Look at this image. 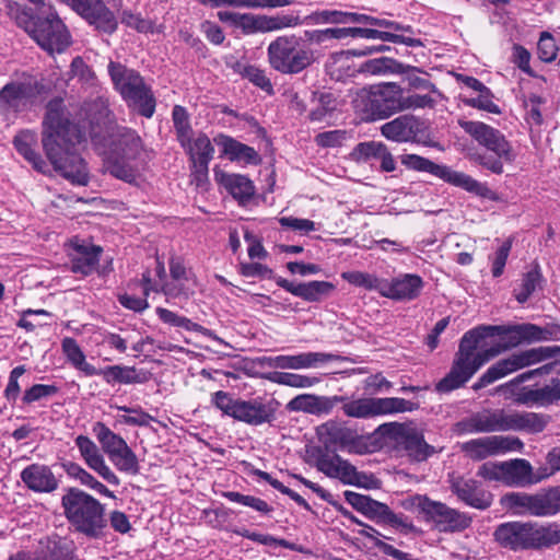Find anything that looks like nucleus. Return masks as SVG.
<instances>
[{
	"label": "nucleus",
	"instance_id": "nucleus-1",
	"mask_svg": "<svg viewBox=\"0 0 560 560\" xmlns=\"http://www.w3.org/2000/svg\"><path fill=\"white\" fill-rule=\"evenodd\" d=\"M560 339L556 331L533 324L515 326H478L464 334L451 371L436 384V390L448 393L463 386L485 363L523 341Z\"/></svg>",
	"mask_w": 560,
	"mask_h": 560
},
{
	"label": "nucleus",
	"instance_id": "nucleus-14",
	"mask_svg": "<svg viewBox=\"0 0 560 560\" xmlns=\"http://www.w3.org/2000/svg\"><path fill=\"white\" fill-rule=\"evenodd\" d=\"M46 94L45 85L36 80L12 81L0 90V113L15 115L40 103Z\"/></svg>",
	"mask_w": 560,
	"mask_h": 560
},
{
	"label": "nucleus",
	"instance_id": "nucleus-54",
	"mask_svg": "<svg viewBox=\"0 0 560 560\" xmlns=\"http://www.w3.org/2000/svg\"><path fill=\"white\" fill-rule=\"evenodd\" d=\"M121 22L126 26L143 34H159L163 31L162 25H156L152 20L144 19L140 14L130 11L122 13Z\"/></svg>",
	"mask_w": 560,
	"mask_h": 560
},
{
	"label": "nucleus",
	"instance_id": "nucleus-43",
	"mask_svg": "<svg viewBox=\"0 0 560 560\" xmlns=\"http://www.w3.org/2000/svg\"><path fill=\"white\" fill-rule=\"evenodd\" d=\"M62 352L67 360L78 370L82 371L85 375H97L98 370L85 360V354L79 347L75 339L66 337L61 341Z\"/></svg>",
	"mask_w": 560,
	"mask_h": 560
},
{
	"label": "nucleus",
	"instance_id": "nucleus-24",
	"mask_svg": "<svg viewBox=\"0 0 560 560\" xmlns=\"http://www.w3.org/2000/svg\"><path fill=\"white\" fill-rule=\"evenodd\" d=\"M80 455L86 466L112 486H119L120 479L106 464L98 446L86 435H78L74 440Z\"/></svg>",
	"mask_w": 560,
	"mask_h": 560
},
{
	"label": "nucleus",
	"instance_id": "nucleus-47",
	"mask_svg": "<svg viewBox=\"0 0 560 560\" xmlns=\"http://www.w3.org/2000/svg\"><path fill=\"white\" fill-rule=\"evenodd\" d=\"M93 433L100 442L103 452L107 457L116 451L127 445V442L119 434H116L103 422H96L93 425Z\"/></svg>",
	"mask_w": 560,
	"mask_h": 560
},
{
	"label": "nucleus",
	"instance_id": "nucleus-15",
	"mask_svg": "<svg viewBox=\"0 0 560 560\" xmlns=\"http://www.w3.org/2000/svg\"><path fill=\"white\" fill-rule=\"evenodd\" d=\"M419 408L413 402L399 397H359L346 405L345 416L355 419H370L380 416L411 412Z\"/></svg>",
	"mask_w": 560,
	"mask_h": 560
},
{
	"label": "nucleus",
	"instance_id": "nucleus-56",
	"mask_svg": "<svg viewBox=\"0 0 560 560\" xmlns=\"http://www.w3.org/2000/svg\"><path fill=\"white\" fill-rule=\"evenodd\" d=\"M464 103L470 107L478 108L491 114H500V107L493 102V94L488 86H483L475 97L464 100Z\"/></svg>",
	"mask_w": 560,
	"mask_h": 560
},
{
	"label": "nucleus",
	"instance_id": "nucleus-44",
	"mask_svg": "<svg viewBox=\"0 0 560 560\" xmlns=\"http://www.w3.org/2000/svg\"><path fill=\"white\" fill-rule=\"evenodd\" d=\"M217 182L226 189V191L238 202L240 207H245V179L242 175L225 173L214 170Z\"/></svg>",
	"mask_w": 560,
	"mask_h": 560
},
{
	"label": "nucleus",
	"instance_id": "nucleus-11",
	"mask_svg": "<svg viewBox=\"0 0 560 560\" xmlns=\"http://www.w3.org/2000/svg\"><path fill=\"white\" fill-rule=\"evenodd\" d=\"M400 162L408 170L429 173L441 180L462 188L468 192L477 196H486L489 192L485 184L479 183L471 176L453 170L444 164H436L433 161L418 154H404L400 156Z\"/></svg>",
	"mask_w": 560,
	"mask_h": 560
},
{
	"label": "nucleus",
	"instance_id": "nucleus-31",
	"mask_svg": "<svg viewBox=\"0 0 560 560\" xmlns=\"http://www.w3.org/2000/svg\"><path fill=\"white\" fill-rule=\"evenodd\" d=\"M276 283L290 292L291 294L306 301V302H320L325 298L329 296L335 285L328 281H310L303 283H294L282 277L276 278Z\"/></svg>",
	"mask_w": 560,
	"mask_h": 560
},
{
	"label": "nucleus",
	"instance_id": "nucleus-52",
	"mask_svg": "<svg viewBox=\"0 0 560 560\" xmlns=\"http://www.w3.org/2000/svg\"><path fill=\"white\" fill-rule=\"evenodd\" d=\"M318 439L328 447L329 445L343 444L347 430L338 422L329 420L316 429Z\"/></svg>",
	"mask_w": 560,
	"mask_h": 560
},
{
	"label": "nucleus",
	"instance_id": "nucleus-50",
	"mask_svg": "<svg viewBox=\"0 0 560 560\" xmlns=\"http://www.w3.org/2000/svg\"><path fill=\"white\" fill-rule=\"evenodd\" d=\"M212 402L217 408L223 411V413L233 417L237 420H245V402L234 400L229 394L224 392H217L212 396Z\"/></svg>",
	"mask_w": 560,
	"mask_h": 560
},
{
	"label": "nucleus",
	"instance_id": "nucleus-40",
	"mask_svg": "<svg viewBox=\"0 0 560 560\" xmlns=\"http://www.w3.org/2000/svg\"><path fill=\"white\" fill-rule=\"evenodd\" d=\"M39 560H74L73 542L67 538L52 537L40 541Z\"/></svg>",
	"mask_w": 560,
	"mask_h": 560
},
{
	"label": "nucleus",
	"instance_id": "nucleus-20",
	"mask_svg": "<svg viewBox=\"0 0 560 560\" xmlns=\"http://www.w3.org/2000/svg\"><path fill=\"white\" fill-rule=\"evenodd\" d=\"M523 446V442L516 436L487 435L460 443L459 450L467 458L480 462L508 452L521 451Z\"/></svg>",
	"mask_w": 560,
	"mask_h": 560
},
{
	"label": "nucleus",
	"instance_id": "nucleus-57",
	"mask_svg": "<svg viewBox=\"0 0 560 560\" xmlns=\"http://www.w3.org/2000/svg\"><path fill=\"white\" fill-rule=\"evenodd\" d=\"M214 143L221 149V155L231 161L240 160L245 155V145L231 137L220 135L214 138Z\"/></svg>",
	"mask_w": 560,
	"mask_h": 560
},
{
	"label": "nucleus",
	"instance_id": "nucleus-33",
	"mask_svg": "<svg viewBox=\"0 0 560 560\" xmlns=\"http://www.w3.org/2000/svg\"><path fill=\"white\" fill-rule=\"evenodd\" d=\"M354 57H358L354 49L330 54L325 63L326 73L337 82H346L354 78L357 73H360Z\"/></svg>",
	"mask_w": 560,
	"mask_h": 560
},
{
	"label": "nucleus",
	"instance_id": "nucleus-32",
	"mask_svg": "<svg viewBox=\"0 0 560 560\" xmlns=\"http://www.w3.org/2000/svg\"><path fill=\"white\" fill-rule=\"evenodd\" d=\"M504 485L509 487H526L541 482L539 470L534 471L532 464L524 458L503 462Z\"/></svg>",
	"mask_w": 560,
	"mask_h": 560
},
{
	"label": "nucleus",
	"instance_id": "nucleus-36",
	"mask_svg": "<svg viewBox=\"0 0 560 560\" xmlns=\"http://www.w3.org/2000/svg\"><path fill=\"white\" fill-rule=\"evenodd\" d=\"M347 38H365V39H380L394 44H404L408 47H421L423 43L421 39L407 36L404 34H395L392 32L378 31L366 27H346Z\"/></svg>",
	"mask_w": 560,
	"mask_h": 560
},
{
	"label": "nucleus",
	"instance_id": "nucleus-22",
	"mask_svg": "<svg viewBox=\"0 0 560 560\" xmlns=\"http://www.w3.org/2000/svg\"><path fill=\"white\" fill-rule=\"evenodd\" d=\"M350 402L351 399L348 396H322L315 394H300L292 398L285 405V409L290 412H304L315 416H322L329 415L338 404H341V409L342 412L345 413L346 405Z\"/></svg>",
	"mask_w": 560,
	"mask_h": 560
},
{
	"label": "nucleus",
	"instance_id": "nucleus-27",
	"mask_svg": "<svg viewBox=\"0 0 560 560\" xmlns=\"http://www.w3.org/2000/svg\"><path fill=\"white\" fill-rule=\"evenodd\" d=\"M451 490L460 501L478 510L488 509L493 501L492 493L481 488L475 479L452 478Z\"/></svg>",
	"mask_w": 560,
	"mask_h": 560
},
{
	"label": "nucleus",
	"instance_id": "nucleus-10",
	"mask_svg": "<svg viewBox=\"0 0 560 560\" xmlns=\"http://www.w3.org/2000/svg\"><path fill=\"white\" fill-rule=\"evenodd\" d=\"M560 352L559 347H537L517 351L491 365L472 386L478 390L521 369L539 363Z\"/></svg>",
	"mask_w": 560,
	"mask_h": 560
},
{
	"label": "nucleus",
	"instance_id": "nucleus-17",
	"mask_svg": "<svg viewBox=\"0 0 560 560\" xmlns=\"http://www.w3.org/2000/svg\"><path fill=\"white\" fill-rule=\"evenodd\" d=\"M31 37L46 51L62 52L70 45V34L56 13H49L46 19L28 21L24 26Z\"/></svg>",
	"mask_w": 560,
	"mask_h": 560
},
{
	"label": "nucleus",
	"instance_id": "nucleus-13",
	"mask_svg": "<svg viewBox=\"0 0 560 560\" xmlns=\"http://www.w3.org/2000/svg\"><path fill=\"white\" fill-rule=\"evenodd\" d=\"M268 58L271 67L287 74L299 73L313 61V54L292 37H278L268 46Z\"/></svg>",
	"mask_w": 560,
	"mask_h": 560
},
{
	"label": "nucleus",
	"instance_id": "nucleus-38",
	"mask_svg": "<svg viewBox=\"0 0 560 560\" xmlns=\"http://www.w3.org/2000/svg\"><path fill=\"white\" fill-rule=\"evenodd\" d=\"M300 24L301 20L296 15L267 16L247 13V31L271 32L285 27H294Z\"/></svg>",
	"mask_w": 560,
	"mask_h": 560
},
{
	"label": "nucleus",
	"instance_id": "nucleus-53",
	"mask_svg": "<svg viewBox=\"0 0 560 560\" xmlns=\"http://www.w3.org/2000/svg\"><path fill=\"white\" fill-rule=\"evenodd\" d=\"M341 278L352 285L375 290L382 295L384 280L375 275L363 271H345L341 273Z\"/></svg>",
	"mask_w": 560,
	"mask_h": 560
},
{
	"label": "nucleus",
	"instance_id": "nucleus-55",
	"mask_svg": "<svg viewBox=\"0 0 560 560\" xmlns=\"http://www.w3.org/2000/svg\"><path fill=\"white\" fill-rule=\"evenodd\" d=\"M248 133H255L261 138L258 143V151L247 147V164H257L260 161L258 152L268 153L270 151V142L266 139L264 129L260 128L256 121H252L247 118V135Z\"/></svg>",
	"mask_w": 560,
	"mask_h": 560
},
{
	"label": "nucleus",
	"instance_id": "nucleus-39",
	"mask_svg": "<svg viewBox=\"0 0 560 560\" xmlns=\"http://www.w3.org/2000/svg\"><path fill=\"white\" fill-rule=\"evenodd\" d=\"M381 133L388 140L402 143L411 141L417 133V122L411 116H399L381 127Z\"/></svg>",
	"mask_w": 560,
	"mask_h": 560
},
{
	"label": "nucleus",
	"instance_id": "nucleus-16",
	"mask_svg": "<svg viewBox=\"0 0 560 560\" xmlns=\"http://www.w3.org/2000/svg\"><path fill=\"white\" fill-rule=\"evenodd\" d=\"M411 505L424 514L427 520L432 521L440 532H462L471 524V518L465 513L424 495L412 497Z\"/></svg>",
	"mask_w": 560,
	"mask_h": 560
},
{
	"label": "nucleus",
	"instance_id": "nucleus-60",
	"mask_svg": "<svg viewBox=\"0 0 560 560\" xmlns=\"http://www.w3.org/2000/svg\"><path fill=\"white\" fill-rule=\"evenodd\" d=\"M58 388L55 385L48 384H35L31 388L26 389L23 397L22 402L25 405H31L36 401H40L45 398L51 397L56 395Z\"/></svg>",
	"mask_w": 560,
	"mask_h": 560
},
{
	"label": "nucleus",
	"instance_id": "nucleus-4",
	"mask_svg": "<svg viewBox=\"0 0 560 560\" xmlns=\"http://www.w3.org/2000/svg\"><path fill=\"white\" fill-rule=\"evenodd\" d=\"M549 422L548 415L534 411L483 409L459 421L456 427L458 432L466 434L508 431L536 434L542 432Z\"/></svg>",
	"mask_w": 560,
	"mask_h": 560
},
{
	"label": "nucleus",
	"instance_id": "nucleus-6",
	"mask_svg": "<svg viewBox=\"0 0 560 560\" xmlns=\"http://www.w3.org/2000/svg\"><path fill=\"white\" fill-rule=\"evenodd\" d=\"M63 515L77 533L100 538L107 526L105 505L92 494L71 487L61 497Z\"/></svg>",
	"mask_w": 560,
	"mask_h": 560
},
{
	"label": "nucleus",
	"instance_id": "nucleus-9",
	"mask_svg": "<svg viewBox=\"0 0 560 560\" xmlns=\"http://www.w3.org/2000/svg\"><path fill=\"white\" fill-rule=\"evenodd\" d=\"M463 128L480 145L497 155V158L487 155L477 158L479 164L492 173H503V162H512L515 159L511 144L498 129L481 121H466Z\"/></svg>",
	"mask_w": 560,
	"mask_h": 560
},
{
	"label": "nucleus",
	"instance_id": "nucleus-7",
	"mask_svg": "<svg viewBox=\"0 0 560 560\" xmlns=\"http://www.w3.org/2000/svg\"><path fill=\"white\" fill-rule=\"evenodd\" d=\"M108 73L115 90L127 106L141 116L151 118L155 112L156 101L151 86L140 73L115 61L108 63Z\"/></svg>",
	"mask_w": 560,
	"mask_h": 560
},
{
	"label": "nucleus",
	"instance_id": "nucleus-62",
	"mask_svg": "<svg viewBox=\"0 0 560 560\" xmlns=\"http://www.w3.org/2000/svg\"><path fill=\"white\" fill-rule=\"evenodd\" d=\"M173 121L176 130L177 140L179 142L187 141V135L191 133V129L188 121L187 112L184 107L176 105L173 108Z\"/></svg>",
	"mask_w": 560,
	"mask_h": 560
},
{
	"label": "nucleus",
	"instance_id": "nucleus-28",
	"mask_svg": "<svg viewBox=\"0 0 560 560\" xmlns=\"http://www.w3.org/2000/svg\"><path fill=\"white\" fill-rule=\"evenodd\" d=\"M423 280L413 273L400 275L390 281L384 280L382 296L396 301H411L420 295Z\"/></svg>",
	"mask_w": 560,
	"mask_h": 560
},
{
	"label": "nucleus",
	"instance_id": "nucleus-45",
	"mask_svg": "<svg viewBox=\"0 0 560 560\" xmlns=\"http://www.w3.org/2000/svg\"><path fill=\"white\" fill-rule=\"evenodd\" d=\"M97 375H103L106 383L137 384L145 381L141 377L135 368L112 365L98 371Z\"/></svg>",
	"mask_w": 560,
	"mask_h": 560
},
{
	"label": "nucleus",
	"instance_id": "nucleus-12",
	"mask_svg": "<svg viewBox=\"0 0 560 560\" xmlns=\"http://www.w3.org/2000/svg\"><path fill=\"white\" fill-rule=\"evenodd\" d=\"M559 501L557 487L537 493L509 492L501 498V504L514 514L536 517L559 513Z\"/></svg>",
	"mask_w": 560,
	"mask_h": 560
},
{
	"label": "nucleus",
	"instance_id": "nucleus-26",
	"mask_svg": "<svg viewBox=\"0 0 560 560\" xmlns=\"http://www.w3.org/2000/svg\"><path fill=\"white\" fill-rule=\"evenodd\" d=\"M338 359V355L332 353H324V352H304L295 355H277L275 358H261L257 359L260 363H267L269 366L278 368V369H291V370H301V369H313L317 368L322 364H325L330 361H335Z\"/></svg>",
	"mask_w": 560,
	"mask_h": 560
},
{
	"label": "nucleus",
	"instance_id": "nucleus-2",
	"mask_svg": "<svg viewBox=\"0 0 560 560\" xmlns=\"http://www.w3.org/2000/svg\"><path fill=\"white\" fill-rule=\"evenodd\" d=\"M108 106V98L103 94L85 104L90 137L104 148L107 171L119 179L136 183L147 166L148 153L135 130L114 125Z\"/></svg>",
	"mask_w": 560,
	"mask_h": 560
},
{
	"label": "nucleus",
	"instance_id": "nucleus-63",
	"mask_svg": "<svg viewBox=\"0 0 560 560\" xmlns=\"http://www.w3.org/2000/svg\"><path fill=\"white\" fill-rule=\"evenodd\" d=\"M558 47L555 38L547 32H544L537 44V54L544 62H551L556 59Z\"/></svg>",
	"mask_w": 560,
	"mask_h": 560
},
{
	"label": "nucleus",
	"instance_id": "nucleus-29",
	"mask_svg": "<svg viewBox=\"0 0 560 560\" xmlns=\"http://www.w3.org/2000/svg\"><path fill=\"white\" fill-rule=\"evenodd\" d=\"M25 487L36 493H51L59 487V480L51 468L44 464H31L20 474Z\"/></svg>",
	"mask_w": 560,
	"mask_h": 560
},
{
	"label": "nucleus",
	"instance_id": "nucleus-64",
	"mask_svg": "<svg viewBox=\"0 0 560 560\" xmlns=\"http://www.w3.org/2000/svg\"><path fill=\"white\" fill-rule=\"evenodd\" d=\"M540 479L546 480L560 471V447H553L546 455V465L538 468Z\"/></svg>",
	"mask_w": 560,
	"mask_h": 560
},
{
	"label": "nucleus",
	"instance_id": "nucleus-8",
	"mask_svg": "<svg viewBox=\"0 0 560 560\" xmlns=\"http://www.w3.org/2000/svg\"><path fill=\"white\" fill-rule=\"evenodd\" d=\"M402 88L394 82L381 83L361 90L354 100L358 110L372 120L385 119L401 112Z\"/></svg>",
	"mask_w": 560,
	"mask_h": 560
},
{
	"label": "nucleus",
	"instance_id": "nucleus-37",
	"mask_svg": "<svg viewBox=\"0 0 560 560\" xmlns=\"http://www.w3.org/2000/svg\"><path fill=\"white\" fill-rule=\"evenodd\" d=\"M416 86L425 90L427 93L420 94L413 92L407 95L402 93L401 112L407 109L433 108L442 96L436 86L428 80H419Z\"/></svg>",
	"mask_w": 560,
	"mask_h": 560
},
{
	"label": "nucleus",
	"instance_id": "nucleus-34",
	"mask_svg": "<svg viewBox=\"0 0 560 560\" xmlns=\"http://www.w3.org/2000/svg\"><path fill=\"white\" fill-rule=\"evenodd\" d=\"M143 292L144 295H149L150 291L154 292H162L166 300L171 299H188L190 295L195 293L196 287H197V280L196 279H186V280H174L171 279L170 281H165L161 284L160 288L153 285L151 283V279L149 277V273L143 275Z\"/></svg>",
	"mask_w": 560,
	"mask_h": 560
},
{
	"label": "nucleus",
	"instance_id": "nucleus-48",
	"mask_svg": "<svg viewBox=\"0 0 560 560\" xmlns=\"http://www.w3.org/2000/svg\"><path fill=\"white\" fill-rule=\"evenodd\" d=\"M108 459L120 472L128 475H137L140 470V465L137 455L127 444L122 448L116 451L108 456Z\"/></svg>",
	"mask_w": 560,
	"mask_h": 560
},
{
	"label": "nucleus",
	"instance_id": "nucleus-23",
	"mask_svg": "<svg viewBox=\"0 0 560 560\" xmlns=\"http://www.w3.org/2000/svg\"><path fill=\"white\" fill-rule=\"evenodd\" d=\"M102 252L101 246L73 237L68 244L71 271L81 276L93 273L97 269Z\"/></svg>",
	"mask_w": 560,
	"mask_h": 560
},
{
	"label": "nucleus",
	"instance_id": "nucleus-19",
	"mask_svg": "<svg viewBox=\"0 0 560 560\" xmlns=\"http://www.w3.org/2000/svg\"><path fill=\"white\" fill-rule=\"evenodd\" d=\"M316 467L327 477L336 478L343 485L365 489H376L380 487V481L373 475L358 471L353 465L336 454L320 455L316 460Z\"/></svg>",
	"mask_w": 560,
	"mask_h": 560
},
{
	"label": "nucleus",
	"instance_id": "nucleus-49",
	"mask_svg": "<svg viewBox=\"0 0 560 560\" xmlns=\"http://www.w3.org/2000/svg\"><path fill=\"white\" fill-rule=\"evenodd\" d=\"M212 402L217 408L223 411V413L233 417L237 420H245V402L234 400L229 394L224 392H217L212 396Z\"/></svg>",
	"mask_w": 560,
	"mask_h": 560
},
{
	"label": "nucleus",
	"instance_id": "nucleus-3",
	"mask_svg": "<svg viewBox=\"0 0 560 560\" xmlns=\"http://www.w3.org/2000/svg\"><path fill=\"white\" fill-rule=\"evenodd\" d=\"M86 139V125L71 119L61 98L51 100L43 120L42 143L54 168L75 185H86L89 168L79 153Z\"/></svg>",
	"mask_w": 560,
	"mask_h": 560
},
{
	"label": "nucleus",
	"instance_id": "nucleus-59",
	"mask_svg": "<svg viewBox=\"0 0 560 560\" xmlns=\"http://www.w3.org/2000/svg\"><path fill=\"white\" fill-rule=\"evenodd\" d=\"M544 103L545 100L537 94H530L524 101L527 124L530 126H540L542 124V114L540 107Z\"/></svg>",
	"mask_w": 560,
	"mask_h": 560
},
{
	"label": "nucleus",
	"instance_id": "nucleus-30",
	"mask_svg": "<svg viewBox=\"0 0 560 560\" xmlns=\"http://www.w3.org/2000/svg\"><path fill=\"white\" fill-rule=\"evenodd\" d=\"M560 401V378H552L542 387L523 386L517 393V405L527 407H548Z\"/></svg>",
	"mask_w": 560,
	"mask_h": 560
},
{
	"label": "nucleus",
	"instance_id": "nucleus-5",
	"mask_svg": "<svg viewBox=\"0 0 560 560\" xmlns=\"http://www.w3.org/2000/svg\"><path fill=\"white\" fill-rule=\"evenodd\" d=\"M493 537L512 551L546 549L560 544V523L506 522L495 528Z\"/></svg>",
	"mask_w": 560,
	"mask_h": 560
},
{
	"label": "nucleus",
	"instance_id": "nucleus-35",
	"mask_svg": "<svg viewBox=\"0 0 560 560\" xmlns=\"http://www.w3.org/2000/svg\"><path fill=\"white\" fill-rule=\"evenodd\" d=\"M13 144L16 151L39 173H46L48 164L36 152L37 133L33 130H21L13 139Z\"/></svg>",
	"mask_w": 560,
	"mask_h": 560
},
{
	"label": "nucleus",
	"instance_id": "nucleus-58",
	"mask_svg": "<svg viewBox=\"0 0 560 560\" xmlns=\"http://www.w3.org/2000/svg\"><path fill=\"white\" fill-rule=\"evenodd\" d=\"M512 244H513L512 237L506 238L498 247L494 255L492 257H490L491 266H492L491 272L494 278H498L503 273L508 257H509L511 248H512Z\"/></svg>",
	"mask_w": 560,
	"mask_h": 560
},
{
	"label": "nucleus",
	"instance_id": "nucleus-25",
	"mask_svg": "<svg viewBox=\"0 0 560 560\" xmlns=\"http://www.w3.org/2000/svg\"><path fill=\"white\" fill-rule=\"evenodd\" d=\"M350 158L359 164H372L373 161H378L380 171L383 173H392L397 167L393 154L381 141L371 140L358 143L351 151Z\"/></svg>",
	"mask_w": 560,
	"mask_h": 560
},
{
	"label": "nucleus",
	"instance_id": "nucleus-42",
	"mask_svg": "<svg viewBox=\"0 0 560 560\" xmlns=\"http://www.w3.org/2000/svg\"><path fill=\"white\" fill-rule=\"evenodd\" d=\"M180 145L188 153L190 161L206 160L211 161L214 154V148L208 136L198 133L192 136V132L187 135L186 142H179Z\"/></svg>",
	"mask_w": 560,
	"mask_h": 560
},
{
	"label": "nucleus",
	"instance_id": "nucleus-51",
	"mask_svg": "<svg viewBox=\"0 0 560 560\" xmlns=\"http://www.w3.org/2000/svg\"><path fill=\"white\" fill-rule=\"evenodd\" d=\"M212 402L217 408L223 411V413L233 417L237 420H245V402L234 400L229 394L224 392H217L212 396Z\"/></svg>",
	"mask_w": 560,
	"mask_h": 560
},
{
	"label": "nucleus",
	"instance_id": "nucleus-46",
	"mask_svg": "<svg viewBox=\"0 0 560 560\" xmlns=\"http://www.w3.org/2000/svg\"><path fill=\"white\" fill-rule=\"evenodd\" d=\"M269 381L293 388H311L320 383V377L296 373L273 372L266 376Z\"/></svg>",
	"mask_w": 560,
	"mask_h": 560
},
{
	"label": "nucleus",
	"instance_id": "nucleus-41",
	"mask_svg": "<svg viewBox=\"0 0 560 560\" xmlns=\"http://www.w3.org/2000/svg\"><path fill=\"white\" fill-rule=\"evenodd\" d=\"M277 406L272 399L255 398L247 401V424H270L276 418Z\"/></svg>",
	"mask_w": 560,
	"mask_h": 560
},
{
	"label": "nucleus",
	"instance_id": "nucleus-18",
	"mask_svg": "<svg viewBox=\"0 0 560 560\" xmlns=\"http://www.w3.org/2000/svg\"><path fill=\"white\" fill-rule=\"evenodd\" d=\"M381 430L398 451L405 452L412 460L423 462L435 453L434 447L424 441L423 434L415 427L390 422L383 424Z\"/></svg>",
	"mask_w": 560,
	"mask_h": 560
},
{
	"label": "nucleus",
	"instance_id": "nucleus-61",
	"mask_svg": "<svg viewBox=\"0 0 560 560\" xmlns=\"http://www.w3.org/2000/svg\"><path fill=\"white\" fill-rule=\"evenodd\" d=\"M308 38L316 44H327L332 40L347 38L346 27H328L324 30H314L308 34Z\"/></svg>",
	"mask_w": 560,
	"mask_h": 560
},
{
	"label": "nucleus",
	"instance_id": "nucleus-21",
	"mask_svg": "<svg viewBox=\"0 0 560 560\" xmlns=\"http://www.w3.org/2000/svg\"><path fill=\"white\" fill-rule=\"evenodd\" d=\"M346 501L366 517L397 527L410 528L411 524L401 515L395 514L385 503L353 491H345Z\"/></svg>",
	"mask_w": 560,
	"mask_h": 560
}]
</instances>
